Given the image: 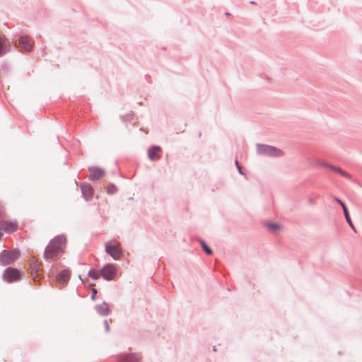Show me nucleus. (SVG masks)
I'll return each instance as SVG.
<instances>
[{
  "label": "nucleus",
  "instance_id": "nucleus-22",
  "mask_svg": "<svg viewBox=\"0 0 362 362\" xmlns=\"http://www.w3.org/2000/svg\"><path fill=\"white\" fill-rule=\"evenodd\" d=\"M4 43L5 40L2 38H0V55L4 54Z\"/></svg>",
  "mask_w": 362,
  "mask_h": 362
},
{
  "label": "nucleus",
  "instance_id": "nucleus-10",
  "mask_svg": "<svg viewBox=\"0 0 362 362\" xmlns=\"http://www.w3.org/2000/svg\"><path fill=\"white\" fill-rule=\"evenodd\" d=\"M89 177L91 180H98L105 175V172L103 169L95 167L90 168L89 169Z\"/></svg>",
  "mask_w": 362,
  "mask_h": 362
},
{
  "label": "nucleus",
  "instance_id": "nucleus-1",
  "mask_svg": "<svg viewBox=\"0 0 362 362\" xmlns=\"http://www.w3.org/2000/svg\"><path fill=\"white\" fill-rule=\"evenodd\" d=\"M66 245V238L64 236H57L52 240L47 246L45 251L46 259L54 258L60 252L62 251Z\"/></svg>",
  "mask_w": 362,
  "mask_h": 362
},
{
  "label": "nucleus",
  "instance_id": "nucleus-3",
  "mask_svg": "<svg viewBox=\"0 0 362 362\" xmlns=\"http://www.w3.org/2000/svg\"><path fill=\"white\" fill-rule=\"evenodd\" d=\"M257 152L259 154L271 157H279L284 154L281 150L264 144L257 145Z\"/></svg>",
  "mask_w": 362,
  "mask_h": 362
},
{
  "label": "nucleus",
  "instance_id": "nucleus-11",
  "mask_svg": "<svg viewBox=\"0 0 362 362\" xmlns=\"http://www.w3.org/2000/svg\"><path fill=\"white\" fill-rule=\"evenodd\" d=\"M40 269V264L36 259H32L30 262V274L34 281H36V279L38 276V271Z\"/></svg>",
  "mask_w": 362,
  "mask_h": 362
},
{
  "label": "nucleus",
  "instance_id": "nucleus-15",
  "mask_svg": "<svg viewBox=\"0 0 362 362\" xmlns=\"http://www.w3.org/2000/svg\"><path fill=\"white\" fill-rule=\"evenodd\" d=\"M343 211H344V216H345V218L348 223V224L349 225V226L352 228V230L356 233V230L350 218V216H349V212H348V210H347V208L346 206H344V209H343Z\"/></svg>",
  "mask_w": 362,
  "mask_h": 362
},
{
  "label": "nucleus",
  "instance_id": "nucleus-20",
  "mask_svg": "<svg viewBox=\"0 0 362 362\" xmlns=\"http://www.w3.org/2000/svg\"><path fill=\"white\" fill-rule=\"evenodd\" d=\"M88 276L93 279H98L99 278V274L95 270H90L88 272Z\"/></svg>",
  "mask_w": 362,
  "mask_h": 362
},
{
  "label": "nucleus",
  "instance_id": "nucleus-6",
  "mask_svg": "<svg viewBox=\"0 0 362 362\" xmlns=\"http://www.w3.org/2000/svg\"><path fill=\"white\" fill-rule=\"evenodd\" d=\"M23 275V272H19L16 269L8 268L6 269L4 274V279L9 283H12L18 281L21 279Z\"/></svg>",
  "mask_w": 362,
  "mask_h": 362
},
{
  "label": "nucleus",
  "instance_id": "nucleus-13",
  "mask_svg": "<svg viewBox=\"0 0 362 362\" xmlns=\"http://www.w3.org/2000/svg\"><path fill=\"white\" fill-rule=\"evenodd\" d=\"M322 166H325V167H327L329 168V169H331L332 170H333L334 172L341 175V176L347 178V179H351V176L350 174H349L347 172L343 170L342 169L338 168V167H336V166H334V165H329L325 163H322L321 164Z\"/></svg>",
  "mask_w": 362,
  "mask_h": 362
},
{
  "label": "nucleus",
  "instance_id": "nucleus-4",
  "mask_svg": "<svg viewBox=\"0 0 362 362\" xmlns=\"http://www.w3.org/2000/svg\"><path fill=\"white\" fill-rule=\"evenodd\" d=\"M117 273V269L112 264L105 265L100 270V274L104 279L107 281L114 280Z\"/></svg>",
  "mask_w": 362,
  "mask_h": 362
},
{
  "label": "nucleus",
  "instance_id": "nucleus-23",
  "mask_svg": "<svg viewBox=\"0 0 362 362\" xmlns=\"http://www.w3.org/2000/svg\"><path fill=\"white\" fill-rule=\"evenodd\" d=\"M334 199L338 204H339L341 206L342 209H344V206H346L345 204L342 202V201L340 200L339 199L335 198Z\"/></svg>",
  "mask_w": 362,
  "mask_h": 362
},
{
  "label": "nucleus",
  "instance_id": "nucleus-5",
  "mask_svg": "<svg viewBox=\"0 0 362 362\" xmlns=\"http://www.w3.org/2000/svg\"><path fill=\"white\" fill-rule=\"evenodd\" d=\"M105 250L113 259H119L120 258L122 250L119 244L116 242H109L105 245Z\"/></svg>",
  "mask_w": 362,
  "mask_h": 362
},
{
  "label": "nucleus",
  "instance_id": "nucleus-8",
  "mask_svg": "<svg viewBox=\"0 0 362 362\" xmlns=\"http://www.w3.org/2000/svg\"><path fill=\"white\" fill-rule=\"evenodd\" d=\"M18 45L24 50L30 51L33 46V42L29 37L22 36L19 39Z\"/></svg>",
  "mask_w": 362,
  "mask_h": 362
},
{
  "label": "nucleus",
  "instance_id": "nucleus-14",
  "mask_svg": "<svg viewBox=\"0 0 362 362\" xmlns=\"http://www.w3.org/2000/svg\"><path fill=\"white\" fill-rule=\"evenodd\" d=\"M70 278V272L68 270L62 271L57 276V280L59 283H66Z\"/></svg>",
  "mask_w": 362,
  "mask_h": 362
},
{
  "label": "nucleus",
  "instance_id": "nucleus-21",
  "mask_svg": "<svg viewBox=\"0 0 362 362\" xmlns=\"http://www.w3.org/2000/svg\"><path fill=\"white\" fill-rule=\"evenodd\" d=\"M267 227H268L269 228L272 229V230H278V229H279V228H280L279 225V224H277V223H269V224L267 225Z\"/></svg>",
  "mask_w": 362,
  "mask_h": 362
},
{
  "label": "nucleus",
  "instance_id": "nucleus-25",
  "mask_svg": "<svg viewBox=\"0 0 362 362\" xmlns=\"http://www.w3.org/2000/svg\"><path fill=\"white\" fill-rule=\"evenodd\" d=\"M4 207L0 204V216L4 214Z\"/></svg>",
  "mask_w": 362,
  "mask_h": 362
},
{
  "label": "nucleus",
  "instance_id": "nucleus-2",
  "mask_svg": "<svg viewBox=\"0 0 362 362\" xmlns=\"http://www.w3.org/2000/svg\"><path fill=\"white\" fill-rule=\"evenodd\" d=\"M19 257L18 250H4L0 253V264L6 266L12 264Z\"/></svg>",
  "mask_w": 362,
  "mask_h": 362
},
{
  "label": "nucleus",
  "instance_id": "nucleus-24",
  "mask_svg": "<svg viewBox=\"0 0 362 362\" xmlns=\"http://www.w3.org/2000/svg\"><path fill=\"white\" fill-rule=\"evenodd\" d=\"M92 293H93L92 298H95V294L97 293V290H96L95 288H93V289H92Z\"/></svg>",
  "mask_w": 362,
  "mask_h": 362
},
{
  "label": "nucleus",
  "instance_id": "nucleus-16",
  "mask_svg": "<svg viewBox=\"0 0 362 362\" xmlns=\"http://www.w3.org/2000/svg\"><path fill=\"white\" fill-rule=\"evenodd\" d=\"M97 310L102 315H107L110 312L108 305L105 303H103L98 305Z\"/></svg>",
  "mask_w": 362,
  "mask_h": 362
},
{
  "label": "nucleus",
  "instance_id": "nucleus-9",
  "mask_svg": "<svg viewBox=\"0 0 362 362\" xmlns=\"http://www.w3.org/2000/svg\"><path fill=\"white\" fill-rule=\"evenodd\" d=\"M0 226L7 233H13L18 229V223L16 221H2Z\"/></svg>",
  "mask_w": 362,
  "mask_h": 362
},
{
  "label": "nucleus",
  "instance_id": "nucleus-7",
  "mask_svg": "<svg viewBox=\"0 0 362 362\" xmlns=\"http://www.w3.org/2000/svg\"><path fill=\"white\" fill-rule=\"evenodd\" d=\"M119 362H143L142 356L139 353H127L121 358Z\"/></svg>",
  "mask_w": 362,
  "mask_h": 362
},
{
  "label": "nucleus",
  "instance_id": "nucleus-12",
  "mask_svg": "<svg viewBox=\"0 0 362 362\" xmlns=\"http://www.w3.org/2000/svg\"><path fill=\"white\" fill-rule=\"evenodd\" d=\"M81 189L83 197L86 200H90L93 196V189L89 184H82L81 185Z\"/></svg>",
  "mask_w": 362,
  "mask_h": 362
},
{
  "label": "nucleus",
  "instance_id": "nucleus-17",
  "mask_svg": "<svg viewBox=\"0 0 362 362\" xmlns=\"http://www.w3.org/2000/svg\"><path fill=\"white\" fill-rule=\"evenodd\" d=\"M158 153V147L154 146L148 151V158L150 160H153L156 158Z\"/></svg>",
  "mask_w": 362,
  "mask_h": 362
},
{
  "label": "nucleus",
  "instance_id": "nucleus-19",
  "mask_svg": "<svg viewBox=\"0 0 362 362\" xmlns=\"http://www.w3.org/2000/svg\"><path fill=\"white\" fill-rule=\"evenodd\" d=\"M106 190L108 194H112L116 192L117 188L114 185H109L107 187Z\"/></svg>",
  "mask_w": 362,
  "mask_h": 362
},
{
  "label": "nucleus",
  "instance_id": "nucleus-26",
  "mask_svg": "<svg viewBox=\"0 0 362 362\" xmlns=\"http://www.w3.org/2000/svg\"><path fill=\"white\" fill-rule=\"evenodd\" d=\"M235 164H236V165H237V168H238V170H239V172L240 173V166L239 165L238 162V161H236V162H235Z\"/></svg>",
  "mask_w": 362,
  "mask_h": 362
},
{
  "label": "nucleus",
  "instance_id": "nucleus-18",
  "mask_svg": "<svg viewBox=\"0 0 362 362\" xmlns=\"http://www.w3.org/2000/svg\"><path fill=\"white\" fill-rule=\"evenodd\" d=\"M200 243H201L202 249L204 250V252L207 255H211L212 254V250L206 245V244L203 240H202L200 242Z\"/></svg>",
  "mask_w": 362,
  "mask_h": 362
}]
</instances>
